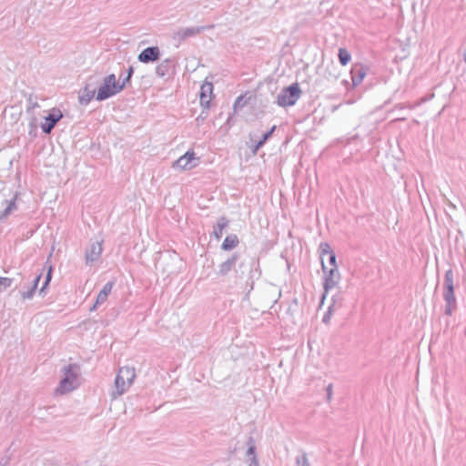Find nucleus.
Returning a JSON list of instances; mask_svg holds the SVG:
<instances>
[{
	"label": "nucleus",
	"instance_id": "f257e3e1",
	"mask_svg": "<svg viewBox=\"0 0 466 466\" xmlns=\"http://www.w3.org/2000/svg\"><path fill=\"white\" fill-rule=\"evenodd\" d=\"M235 276L237 279H240L247 277V282L248 283V281H250V289H252L255 279H258L261 276L258 259L255 257L238 253V261L235 268Z\"/></svg>",
	"mask_w": 466,
	"mask_h": 466
},
{
	"label": "nucleus",
	"instance_id": "f03ea898",
	"mask_svg": "<svg viewBox=\"0 0 466 466\" xmlns=\"http://www.w3.org/2000/svg\"><path fill=\"white\" fill-rule=\"evenodd\" d=\"M136 378L135 369L132 367L125 366L119 369L114 384V390L111 396L116 399L121 396L133 383Z\"/></svg>",
	"mask_w": 466,
	"mask_h": 466
},
{
	"label": "nucleus",
	"instance_id": "7ed1b4c3",
	"mask_svg": "<svg viewBox=\"0 0 466 466\" xmlns=\"http://www.w3.org/2000/svg\"><path fill=\"white\" fill-rule=\"evenodd\" d=\"M123 90V85L116 80L115 74H110L103 78L99 86H96L97 101H104Z\"/></svg>",
	"mask_w": 466,
	"mask_h": 466
},
{
	"label": "nucleus",
	"instance_id": "20e7f679",
	"mask_svg": "<svg viewBox=\"0 0 466 466\" xmlns=\"http://www.w3.org/2000/svg\"><path fill=\"white\" fill-rule=\"evenodd\" d=\"M77 370L76 365H68L64 368L65 377L61 380L56 389L57 392L62 394L69 392L77 387Z\"/></svg>",
	"mask_w": 466,
	"mask_h": 466
},
{
	"label": "nucleus",
	"instance_id": "39448f33",
	"mask_svg": "<svg viewBox=\"0 0 466 466\" xmlns=\"http://www.w3.org/2000/svg\"><path fill=\"white\" fill-rule=\"evenodd\" d=\"M301 95V90L298 83H294L288 87L283 88L277 96L276 103L278 106L286 107L296 104Z\"/></svg>",
	"mask_w": 466,
	"mask_h": 466
},
{
	"label": "nucleus",
	"instance_id": "423d86ee",
	"mask_svg": "<svg viewBox=\"0 0 466 466\" xmlns=\"http://www.w3.org/2000/svg\"><path fill=\"white\" fill-rule=\"evenodd\" d=\"M321 268L324 273L323 287L325 291L321 299V302H323L329 290L335 288L339 283L341 277L338 268H329L323 260Z\"/></svg>",
	"mask_w": 466,
	"mask_h": 466
},
{
	"label": "nucleus",
	"instance_id": "0eeeda50",
	"mask_svg": "<svg viewBox=\"0 0 466 466\" xmlns=\"http://www.w3.org/2000/svg\"><path fill=\"white\" fill-rule=\"evenodd\" d=\"M100 83L98 75L90 76L86 86L79 91L78 100L81 105H87L96 93V86Z\"/></svg>",
	"mask_w": 466,
	"mask_h": 466
},
{
	"label": "nucleus",
	"instance_id": "6e6552de",
	"mask_svg": "<svg viewBox=\"0 0 466 466\" xmlns=\"http://www.w3.org/2000/svg\"><path fill=\"white\" fill-rule=\"evenodd\" d=\"M213 27H214V25H206V26H194V27L180 28L173 34L172 38H173V40H175L180 44V43L184 42L186 39H187L189 37H194V36L199 35L200 33H202L203 31H205L206 29H211Z\"/></svg>",
	"mask_w": 466,
	"mask_h": 466
},
{
	"label": "nucleus",
	"instance_id": "1a4fd4ad",
	"mask_svg": "<svg viewBox=\"0 0 466 466\" xmlns=\"http://www.w3.org/2000/svg\"><path fill=\"white\" fill-rule=\"evenodd\" d=\"M197 161L194 151L188 150L173 163V167L180 170L191 169L197 166Z\"/></svg>",
	"mask_w": 466,
	"mask_h": 466
},
{
	"label": "nucleus",
	"instance_id": "9d476101",
	"mask_svg": "<svg viewBox=\"0 0 466 466\" xmlns=\"http://www.w3.org/2000/svg\"><path fill=\"white\" fill-rule=\"evenodd\" d=\"M238 261V252H235L218 265L217 275L219 277H226L230 271L233 269L235 270Z\"/></svg>",
	"mask_w": 466,
	"mask_h": 466
},
{
	"label": "nucleus",
	"instance_id": "9b49d317",
	"mask_svg": "<svg viewBox=\"0 0 466 466\" xmlns=\"http://www.w3.org/2000/svg\"><path fill=\"white\" fill-rule=\"evenodd\" d=\"M62 116L61 111L54 108L52 112L45 117L46 122L41 125L42 131L46 134H50Z\"/></svg>",
	"mask_w": 466,
	"mask_h": 466
},
{
	"label": "nucleus",
	"instance_id": "f8f14e48",
	"mask_svg": "<svg viewBox=\"0 0 466 466\" xmlns=\"http://www.w3.org/2000/svg\"><path fill=\"white\" fill-rule=\"evenodd\" d=\"M160 58V50L157 46H149L141 51L137 59L142 63L156 62Z\"/></svg>",
	"mask_w": 466,
	"mask_h": 466
},
{
	"label": "nucleus",
	"instance_id": "ddd939ff",
	"mask_svg": "<svg viewBox=\"0 0 466 466\" xmlns=\"http://www.w3.org/2000/svg\"><path fill=\"white\" fill-rule=\"evenodd\" d=\"M102 253V244L99 241L92 242L86 251V263L90 265L96 261Z\"/></svg>",
	"mask_w": 466,
	"mask_h": 466
},
{
	"label": "nucleus",
	"instance_id": "4468645a",
	"mask_svg": "<svg viewBox=\"0 0 466 466\" xmlns=\"http://www.w3.org/2000/svg\"><path fill=\"white\" fill-rule=\"evenodd\" d=\"M212 93V83L208 81L204 82V84L200 87V104L202 106L206 108L209 107Z\"/></svg>",
	"mask_w": 466,
	"mask_h": 466
},
{
	"label": "nucleus",
	"instance_id": "2eb2a0df",
	"mask_svg": "<svg viewBox=\"0 0 466 466\" xmlns=\"http://www.w3.org/2000/svg\"><path fill=\"white\" fill-rule=\"evenodd\" d=\"M443 298L446 302L445 314L451 316L456 308L454 289H444Z\"/></svg>",
	"mask_w": 466,
	"mask_h": 466
},
{
	"label": "nucleus",
	"instance_id": "dca6fc26",
	"mask_svg": "<svg viewBox=\"0 0 466 466\" xmlns=\"http://www.w3.org/2000/svg\"><path fill=\"white\" fill-rule=\"evenodd\" d=\"M350 74L353 86H358L366 76V68L361 65H354Z\"/></svg>",
	"mask_w": 466,
	"mask_h": 466
},
{
	"label": "nucleus",
	"instance_id": "f3484780",
	"mask_svg": "<svg viewBox=\"0 0 466 466\" xmlns=\"http://www.w3.org/2000/svg\"><path fill=\"white\" fill-rule=\"evenodd\" d=\"M114 286V283L109 281L107 282L104 287L103 289L100 290V292L98 293L97 295V298H96V303L94 304V306L90 309V310H94L98 305L104 303L108 295L110 294L111 290H112V288Z\"/></svg>",
	"mask_w": 466,
	"mask_h": 466
},
{
	"label": "nucleus",
	"instance_id": "a211bd4d",
	"mask_svg": "<svg viewBox=\"0 0 466 466\" xmlns=\"http://www.w3.org/2000/svg\"><path fill=\"white\" fill-rule=\"evenodd\" d=\"M281 295L280 290H279L275 286H268L264 290V297L267 299L268 304H275Z\"/></svg>",
	"mask_w": 466,
	"mask_h": 466
},
{
	"label": "nucleus",
	"instance_id": "6ab92c4d",
	"mask_svg": "<svg viewBox=\"0 0 466 466\" xmlns=\"http://www.w3.org/2000/svg\"><path fill=\"white\" fill-rule=\"evenodd\" d=\"M238 244H239V240H238V236L235 234H230L225 238V239L221 245V248L226 251L231 250V249L235 248Z\"/></svg>",
	"mask_w": 466,
	"mask_h": 466
},
{
	"label": "nucleus",
	"instance_id": "aec40b11",
	"mask_svg": "<svg viewBox=\"0 0 466 466\" xmlns=\"http://www.w3.org/2000/svg\"><path fill=\"white\" fill-rule=\"evenodd\" d=\"M228 226V220L225 217H220L218 220L217 227L214 228L213 234L217 239H219L224 229Z\"/></svg>",
	"mask_w": 466,
	"mask_h": 466
},
{
	"label": "nucleus",
	"instance_id": "412c9836",
	"mask_svg": "<svg viewBox=\"0 0 466 466\" xmlns=\"http://www.w3.org/2000/svg\"><path fill=\"white\" fill-rule=\"evenodd\" d=\"M170 59H165L156 67V74L159 77H164L168 74L170 69Z\"/></svg>",
	"mask_w": 466,
	"mask_h": 466
},
{
	"label": "nucleus",
	"instance_id": "4be33fe9",
	"mask_svg": "<svg viewBox=\"0 0 466 466\" xmlns=\"http://www.w3.org/2000/svg\"><path fill=\"white\" fill-rule=\"evenodd\" d=\"M6 207L5 210L0 214V221L6 218L14 210L16 209L15 197L11 200H5Z\"/></svg>",
	"mask_w": 466,
	"mask_h": 466
},
{
	"label": "nucleus",
	"instance_id": "5701e85b",
	"mask_svg": "<svg viewBox=\"0 0 466 466\" xmlns=\"http://www.w3.org/2000/svg\"><path fill=\"white\" fill-rule=\"evenodd\" d=\"M344 298L341 291H338V293L332 296L331 303L329 306L330 309L335 310L339 309L343 307Z\"/></svg>",
	"mask_w": 466,
	"mask_h": 466
},
{
	"label": "nucleus",
	"instance_id": "b1692460",
	"mask_svg": "<svg viewBox=\"0 0 466 466\" xmlns=\"http://www.w3.org/2000/svg\"><path fill=\"white\" fill-rule=\"evenodd\" d=\"M443 286H444V289H454L453 271L451 269H449L446 271Z\"/></svg>",
	"mask_w": 466,
	"mask_h": 466
},
{
	"label": "nucleus",
	"instance_id": "393cba45",
	"mask_svg": "<svg viewBox=\"0 0 466 466\" xmlns=\"http://www.w3.org/2000/svg\"><path fill=\"white\" fill-rule=\"evenodd\" d=\"M248 450L246 452V456L248 457V460H249L251 457H257L256 455V444L255 440L252 437H249L248 441Z\"/></svg>",
	"mask_w": 466,
	"mask_h": 466
},
{
	"label": "nucleus",
	"instance_id": "a878e982",
	"mask_svg": "<svg viewBox=\"0 0 466 466\" xmlns=\"http://www.w3.org/2000/svg\"><path fill=\"white\" fill-rule=\"evenodd\" d=\"M350 54L345 48L339 49V60L342 66H346L350 60Z\"/></svg>",
	"mask_w": 466,
	"mask_h": 466
},
{
	"label": "nucleus",
	"instance_id": "bb28decb",
	"mask_svg": "<svg viewBox=\"0 0 466 466\" xmlns=\"http://www.w3.org/2000/svg\"><path fill=\"white\" fill-rule=\"evenodd\" d=\"M296 466H310L309 461L305 452L296 457Z\"/></svg>",
	"mask_w": 466,
	"mask_h": 466
},
{
	"label": "nucleus",
	"instance_id": "cd10ccee",
	"mask_svg": "<svg viewBox=\"0 0 466 466\" xmlns=\"http://www.w3.org/2000/svg\"><path fill=\"white\" fill-rule=\"evenodd\" d=\"M320 248V259L321 261H324V256H329L330 253H333V250L331 249L330 246L328 243H321L319 246Z\"/></svg>",
	"mask_w": 466,
	"mask_h": 466
},
{
	"label": "nucleus",
	"instance_id": "c85d7f7f",
	"mask_svg": "<svg viewBox=\"0 0 466 466\" xmlns=\"http://www.w3.org/2000/svg\"><path fill=\"white\" fill-rule=\"evenodd\" d=\"M52 271H53V268H52V267L50 266V267H49V268H48V271H47V273H46L45 282H44V284H43L42 288H41V289H40V290H39V293H40V294L45 293V289H46V287L48 286V284H49V282H50V280H51V279H52Z\"/></svg>",
	"mask_w": 466,
	"mask_h": 466
},
{
	"label": "nucleus",
	"instance_id": "c756f323",
	"mask_svg": "<svg viewBox=\"0 0 466 466\" xmlns=\"http://www.w3.org/2000/svg\"><path fill=\"white\" fill-rule=\"evenodd\" d=\"M12 279L0 277V292L10 287L12 285Z\"/></svg>",
	"mask_w": 466,
	"mask_h": 466
},
{
	"label": "nucleus",
	"instance_id": "7c9ffc66",
	"mask_svg": "<svg viewBox=\"0 0 466 466\" xmlns=\"http://www.w3.org/2000/svg\"><path fill=\"white\" fill-rule=\"evenodd\" d=\"M133 74H134V67L129 66L127 69V76L120 82V85H123V89L125 88L127 84H128L130 82V79H131Z\"/></svg>",
	"mask_w": 466,
	"mask_h": 466
},
{
	"label": "nucleus",
	"instance_id": "2f4dec72",
	"mask_svg": "<svg viewBox=\"0 0 466 466\" xmlns=\"http://www.w3.org/2000/svg\"><path fill=\"white\" fill-rule=\"evenodd\" d=\"M35 291V288H30L28 290L23 291L21 293V296L24 299H30L33 298Z\"/></svg>",
	"mask_w": 466,
	"mask_h": 466
},
{
	"label": "nucleus",
	"instance_id": "473e14b6",
	"mask_svg": "<svg viewBox=\"0 0 466 466\" xmlns=\"http://www.w3.org/2000/svg\"><path fill=\"white\" fill-rule=\"evenodd\" d=\"M329 257V268H338L336 264V255L335 253H330Z\"/></svg>",
	"mask_w": 466,
	"mask_h": 466
},
{
	"label": "nucleus",
	"instance_id": "72a5a7b5",
	"mask_svg": "<svg viewBox=\"0 0 466 466\" xmlns=\"http://www.w3.org/2000/svg\"><path fill=\"white\" fill-rule=\"evenodd\" d=\"M335 311V309L328 308V311L324 314L322 321L326 324L329 322L330 317L332 315V312Z\"/></svg>",
	"mask_w": 466,
	"mask_h": 466
},
{
	"label": "nucleus",
	"instance_id": "f704fd0d",
	"mask_svg": "<svg viewBox=\"0 0 466 466\" xmlns=\"http://www.w3.org/2000/svg\"><path fill=\"white\" fill-rule=\"evenodd\" d=\"M11 460V454H6L1 458L0 466H8Z\"/></svg>",
	"mask_w": 466,
	"mask_h": 466
},
{
	"label": "nucleus",
	"instance_id": "c9c22d12",
	"mask_svg": "<svg viewBox=\"0 0 466 466\" xmlns=\"http://www.w3.org/2000/svg\"><path fill=\"white\" fill-rule=\"evenodd\" d=\"M276 129V126H273L271 129L268 132H266L263 136L261 140L266 143V141L272 136L274 130Z\"/></svg>",
	"mask_w": 466,
	"mask_h": 466
},
{
	"label": "nucleus",
	"instance_id": "e433bc0d",
	"mask_svg": "<svg viewBox=\"0 0 466 466\" xmlns=\"http://www.w3.org/2000/svg\"><path fill=\"white\" fill-rule=\"evenodd\" d=\"M265 143L260 139L253 147L252 152L256 154L258 150L264 145Z\"/></svg>",
	"mask_w": 466,
	"mask_h": 466
},
{
	"label": "nucleus",
	"instance_id": "4c0bfd02",
	"mask_svg": "<svg viewBox=\"0 0 466 466\" xmlns=\"http://www.w3.org/2000/svg\"><path fill=\"white\" fill-rule=\"evenodd\" d=\"M248 461V466H259L258 460L257 457H251Z\"/></svg>",
	"mask_w": 466,
	"mask_h": 466
},
{
	"label": "nucleus",
	"instance_id": "58836bf2",
	"mask_svg": "<svg viewBox=\"0 0 466 466\" xmlns=\"http://www.w3.org/2000/svg\"><path fill=\"white\" fill-rule=\"evenodd\" d=\"M327 390V399L329 400L332 395V384H329L326 388Z\"/></svg>",
	"mask_w": 466,
	"mask_h": 466
},
{
	"label": "nucleus",
	"instance_id": "ea45409f",
	"mask_svg": "<svg viewBox=\"0 0 466 466\" xmlns=\"http://www.w3.org/2000/svg\"><path fill=\"white\" fill-rule=\"evenodd\" d=\"M41 279V274H39L38 276H36L33 281V285L31 288H35V289H36L37 286H38V282Z\"/></svg>",
	"mask_w": 466,
	"mask_h": 466
},
{
	"label": "nucleus",
	"instance_id": "a19ab883",
	"mask_svg": "<svg viewBox=\"0 0 466 466\" xmlns=\"http://www.w3.org/2000/svg\"><path fill=\"white\" fill-rule=\"evenodd\" d=\"M240 100H241V96L238 97V99L235 102V106H237V105L239 103Z\"/></svg>",
	"mask_w": 466,
	"mask_h": 466
},
{
	"label": "nucleus",
	"instance_id": "79ce46f5",
	"mask_svg": "<svg viewBox=\"0 0 466 466\" xmlns=\"http://www.w3.org/2000/svg\"><path fill=\"white\" fill-rule=\"evenodd\" d=\"M463 59H464V62L466 63V49L464 50V53H463Z\"/></svg>",
	"mask_w": 466,
	"mask_h": 466
},
{
	"label": "nucleus",
	"instance_id": "37998d69",
	"mask_svg": "<svg viewBox=\"0 0 466 466\" xmlns=\"http://www.w3.org/2000/svg\"><path fill=\"white\" fill-rule=\"evenodd\" d=\"M449 206L452 207L453 208H455V205H453L451 201H449Z\"/></svg>",
	"mask_w": 466,
	"mask_h": 466
}]
</instances>
